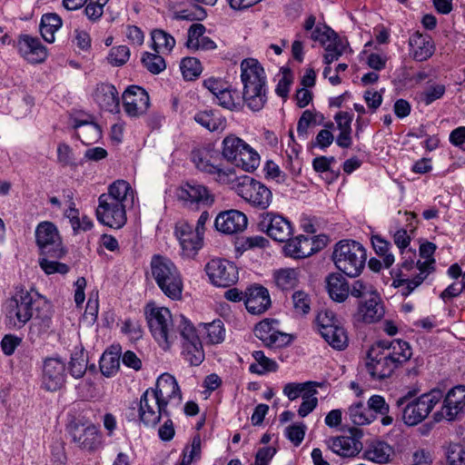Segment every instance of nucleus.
I'll list each match as a JSON object with an SVG mask.
<instances>
[{
  "mask_svg": "<svg viewBox=\"0 0 465 465\" xmlns=\"http://www.w3.org/2000/svg\"><path fill=\"white\" fill-rule=\"evenodd\" d=\"M145 316L153 337L164 350L169 349L179 339L182 328L178 319L190 322L182 314L173 317L169 309L155 306L153 303L146 305Z\"/></svg>",
  "mask_w": 465,
  "mask_h": 465,
  "instance_id": "obj_2",
  "label": "nucleus"
},
{
  "mask_svg": "<svg viewBox=\"0 0 465 465\" xmlns=\"http://www.w3.org/2000/svg\"><path fill=\"white\" fill-rule=\"evenodd\" d=\"M247 143L234 134L227 135L222 143V155L228 162L233 163L237 156L244 148H247Z\"/></svg>",
  "mask_w": 465,
  "mask_h": 465,
  "instance_id": "obj_40",
  "label": "nucleus"
},
{
  "mask_svg": "<svg viewBox=\"0 0 465 465\" xmlns=\"http://www.w3.org/2000/svg\"><path fill=\"white\" fill-rule=\"evenodd\" d=\"M178 322L182 328L179 336L182 343V354L191 365L198 366L204 360V352L196 329L191 322L178 319Z\"/></svg>",
  "mask_w": 465,
  "mask_h": 465,
  "instance_id": "obj_10",
  "label": "nucleus"
},
{
  "mask_svg": "<svg viewBox=\"0 0 465 465\" xmlns=\"http://www.w3.org/2000/svg\"><path fill=\"white\" fill-rule=\"evenodd\" d=\"M248 224L246 215L238 210H228L219 213L215 219L216 229L225 234L243 232Z\"/></svg>",
  "mask_w": 465,
  "mask_h": 465,
  "instance_id": "obj_22",
  "label": "nucleus"
},
{
  "mask_svg": "<svg viewBox=\"0 0 465 465\" xmlns=\"http://www.w3.org/2000/svg\"><path fill=\"white\" fill-rule=\"evenodd\" d=\"M94 98L98 105L108 112L119 111L120 99L116 88L110 84H101L95 88Z\"/></svg>",
  "mask_w": 465,
  "mask_h": 465,
  "instance_id": "obj_29",
  "label": "nucleus"
},
{
  "mask_svg": "<svg viewBox=\"0 0 465 465\" xmlns=\"http://www.w3.org/2000/svg\"><path fill=\"white\" fill-rule=\"evenodd\" d=\"M97 220L104 225L120 229L127 221L126 207L124 203L110 202L102 196L98 198L96 208Z\"/></svg>",
  "mask_w": 465,
  "mask_h": 465,
  "instance_id": "obj_18",
  "label": "nucleus"
},
{
  "mask_svg": "<svg viewBox=\"0 0 465 465\" xmlns=\"http://www.w3.org/2000/svg\"><path fill=\"white\" fill-rule=\"evenodd\" d=\"M73 128L75 130L77 137L85 145L95 143L102 137V130L91 115L74 117Z\"/></svg>",
  "mask_w": 465,
  "mask_h": 465,
  "instance_id": "obj_26",
  "label": "nucleus"
},
{
  "mask_svg": "<svg viewBox=\"0 0 465 465\" xmlns=\"http://www.w3.org/2000/svg\"><path fill=\"white\" fill-rule=\"evenodd\" d=\"M62 26L61 17L54 13L45 14L41 18L40 33L47 43H54V34Z\"/></svg>",
  "mask_w": 465,
  "mask_h": 465,
  "instance_id": "obj_41",
  "label": "nucleus"
},
{
  "mask_svg": "<svg viewBox=\"0 0 465 465\" xmlns=\"http://www.w3.org/2000/svg\"><path fill=\"white\" fill-rule=\"evenodd\" d=\"M242 99L250 110L261 111L267 103V86H243Z\"/></svg>",
  "mask_w": 465,
  "mask_h": 465,
  "instance_id": "obj_37",
  "label": "nucleus"
},
{
  "mask_svg": "<svg viewBox=\"0 0 465 465\" xmlns=\"http://www.w3.org/2000/svg\"><path fill=\"white\" fill-rule=\"evenodd\" d=\"M330 297L338 302H344L350 292V286L344 276L339 272L331 273L326 279Z\"/></svg>",
  "mask_w": 465,
  "mask_h": 465,
  "instance_id": "obj_38",
  "label": "nucleus"
},
{
  "mask_svg": "<svg viewBox=\"0 0 465 465\" xmlns=\"http://www.w3.org/2000/svg\"><path fill=\"white\" fill-rule=\"evenodd\" d=\"M359 305L358 313L363 322L371 323L379 322L385 313L381 299L378 294H372Z\"/></svg>",
  "mask_w": 465,
  "mask_h": 465,
  "instance_id": "obj_34",
  "label": "nucleus"
},
{
  "mask_svg": "<svg viewBox=\"0 0 465 465\" xmlns=\"http://www.w3.org/2000/svg\"><path fill=\"white\" fill-rule=\"evenodd\" d=\"M35 238L42 254L54 258H61L64 254L60 235L54 223H39L35 230Z\"/></svg>",
  "mask_w": 465,
  "mask_h": 465,
  "instance_id": "obj_12",
  "label": "nucleus"
},
{
  "mask_svg": "<svg viewBox=\"0 0 465 465\" xmlns=\"http://www.w3.org/2000/svg\"><path fill=\"white\" fill-rule=\"evenodd\" d=\"M324 116L318 112L305 110L297 124V133L304 139L307 137V131L311 125H320L323 123Z\"/></svg>",
  "mask_w": 465,
  "mask_h": 465,
  "instance_id": "obj_44",
  "label": "nucleus"
},
{
  "mask_svg": "<svg viewBox=\"0 0 465 465\" xmlns=\"http://www.w3.org/2000/svg\"><path fill=\"white\" fill-rule=\"evenodd\" d=\"M142 64L152 74H158L166 68L164 59L160 54L145 52L142 56Z\"/></svg>",
  "mask_w": 465,
  "mask_h": 465,
  "instance_id": "obj_52",
  "label": "nucleus"
},
{
  "mask_svg": "<svg viewBox=\"0 0 465 465\" xmlns=\"http://www.w3.org/2000/svg\"><path fill=\"white\" fill-rule=\"evenodd\" d=\"M206 16V10L199 5H193L192 8L183 9L174 13V18L177 20L203 21Z\"/></svg>",
  "mask_w": 465,
  "mask_h": 465,
  "instance_id": "obj_56",
  "label": "nucleus"
},
{
  "mask_svg": "<svg viewBox=\"0 0 465 465\" xmlns=\"http://www.w3.org/2000/svg\"><path fill=\"white\" fill-rule=\"evenodd\" d=\"M252 357L258 364H251L249 370L252 373L263 374L267 371H275L278 368L277 363L272 359L266 357L262 351L252 352Z\"/></svg>",
  "mask_w": 465,
  "mask_h": 465,
  "instance_id": "obj_46",
  "label": "nucleus"
},
{
  "mask_svg": "<svg viewBox=\"0 0 465 465\" xmlns=\"http://www.w3.org/2000/svg\"><path fill=\"white\" fill-rule=\"evenodd\" d=\"M233 164L246 172H252L260 164V156L255 150L247 144V148L241 152Z\"/></svg>",
  "mask_w": 465,
  "mask_h": 465,
  "instance_id": "obj_43",
  "label": "nucleus"
},
{
  "mask_svg": "<svg viewBox=\"0 0 465 465\" xmlns=\"http://www.w3.org/2000/svg\"><path fill=\"white\" fill-rule=\"evenodd\" d=\"M310 38L314 42H319L324 47L340 37L328 25H318L311 33Z\"/></svg>",
  "mask_w": 465,
  "mask_h": 465,
  "instance_id": "obj_50",
  "label": "nucleus"
},
{
  "mask_svg": "<svg viewBox=\"0 0 465 465\" xmlns=\"http://www.w3.org/2000/svg\"><path fill=\"white\" fill-rule=\"evenodd\" d=\"M207 338L213 344H217L224 340L225 330L221 320L213 321L205 326Z\"/></svg>",
  "mask_w": 465,
  "mask_h": 465,
  "instance_id": "obj_57",
  "label": "nucleus"
},
{
  "mask_svg": "<svg viewBox=\"0 0 465 465\" xmlns=\"http://www.w3.org/2000/svg\"><path fill=\"white\" fill-rule=\"evenodd\" d=\"M412 57L420 62L429 59L434 53L430 37L420 33L413 34L409 40Z\"/></svg>",
  "mask_w": 465,
  "mask_h": 465,
  "instance_id": "obj_35",
  "label": "nucleus"
},
{
  "mask_svg": "<svg viewBox=\"0 0 465 465\" xmlns=\"http://www.w3.org/2000/svg\"><path fill=\"white\" fill-rule=\"evenodd\" d=\"M107 2L108 0H89L84 8V14L88 19L93 22L99 20L104 14V6Z\"/></svg>",
  "mask_w": 465,
  "mask_h": 465,
  "instance_id": "obj_63",
  "label": "nucleus"
},
{
  "mask_svg": "<svg viewBox=\"0 0 465 465\" xmlns=\"http://www.w3.org/2000/svg\"><path fill=\"white\" fill-rule=\"evenodd\" d=\"M137 407L139 420L146 427H155L163 414L169 416L166 407L162 405L155 394L153 393V389H148L143 393Z\"/></svg>",
  "mask_w": 465,
  "mask_h": 465,
  "instance_id": "obj_13",
  "label": "nucleus"
},
{
  "mask_svg": "<svg viewBox=\"0 0 465 465\" xmlns=\"http://www.w3.org/2000/svg\"><path fill=\"white\" fill-rule=\"evenodd\" d=\"M371 243L377 255L382 257L383 264L386 268L391 267L394 263V256L389 252L390 242L382 239L381 236L375 235L371 237Z\"/></svg>",
  "mask_w": 465,
  "mask_h": 465,
  "instance_id": "obj_48",
  "label": "nucleus"
},
{
  "mask_svg": "<svg viewBox=\"0 0 465 465\" xmlns=\"http://www.w3.org/2000/svg\"><path fill=\"white\" fill-rule=\"evenodd\" d=\"M349 293L353 297L364 298L365 300L371 298L373 296L372 294H378L371 284L366 283L361 280H357L352 283L351 287H350Z\"/></svg>",
  "mask_w": 465,
  "mask_h": 465,
  "instance_id": "obj_58",
  "label": "nucleus"
},
{
  "mask_svg": "<svg viewBox=\"0 0 465 465\" xmlns=\"http://www.w3.org/2000/svg\"><path fill=\"white\" fill-rule=\"evenodd\" d=\"M465 410V386L458 385L450 389L444 397L440 411L435 413V420H454Z\"/></svg>",
  "mask_w": 465,
  "mask_h": 465,
  "instance_id": "obj_19",
  "label": "nucleus"
},
{
  "mask_svg": "<svg viewBox=\"0 0 465 465\" xmlns=\"http://www.w3.org/2000/svg\"><path fill=\"white\" fill-rule=\"evenodd\" d=\"M346 47L347 43L341 38L328 44V45L324 46V63L331 64L332 62L338 60L344 53Z\"/></svg>",
  "mask_w": 465,
  "mask_h": 465,
  "instance_id": "obj_53",
  "label": "nucleus"
},
{
  "mask_svg": "<svg viewBox=\"0 0 465 465\" xmlns=\"http://www.w3.org/2000/svg\"><path fill=\"white\" fill-rule=\"evenodd\" d=\"M379 342L382 344L386 353L390 354L389 358L393 361L397 368L407 362L412 355L411 347L405 341L397 339L391 341H381Z\"/></svg>",
  "mask_w": 465,
  "mask_h": 465,
  "instance_id": "obj_30",
  "label": "nucleus"
},
{
  "mask_svg": "<svg viewBox=\"0 0 465 465\" xmlns=\"http://www.w3.org/2000/svg\"><path fill=\"white\" fill-rule=\"evenodd\" d=\"M393 454V449L385 441L372 440L364 449L363 459L378 464H386L391 460Z\"/></svg>",
  "mask_w": 465,
  "mask_h": 465,
  "instance_id": "obj_32",
  "label": "nucleus"
},
{
  "mask_svg": "<svg viewBox=\"0 0 465 465\" xmlns=\"http://www.w3.org/2000/svg\"><path fill=\"white\" fill-rule=\"evenodd\" d=\"M191 159L199 171L212 175L219 183L229 184L235 181L233 168H224L219 153L213 149L203 147L193 150Z\"/></svg>",
  "mask_w": 465,
  "mask_h": 465,
  "instance_id": "obj_6",
  "label": "nucleus"
},
{
  "mask_svg": "<svg viewBox=\"0 0 465 465\" xmlns=\"http://www.w3.org/2000/svg\"><path fill=\"white\" fill-rule=\"evenodd\" d=\"M316 324L322 337L333 349L342 351L348 346L347 331L331 311H321L317 315Z\"/></svg>",
  "mask_w": 465,
  "mask_h": 465,
  "instance_id": "obj_8",
  "label": "nucleus"
},
{
  "mask_svg": "<svg viewBox=\"0 0 465 465\" xmlns=\"http://www.w3.org/2000/svg\"><path fill=\"white\" fill-rule=\"evenodd\" d=\"M18 50L21 55L32 64L44 62L47 57V51L37 37L28 35H20Z\"/></svg>",
  "mask_w": 465,
  "mask_h": 465,
  "instance_id": "obj_25",
  "label": "nucleus"
},
{
  "mask_svg": "<svg viewBox=\"0 0 465 465\" xmlns=\"http://www.w3.org/2000/svg\"><path fill=\"white\" fill-rule=\"evenodd\" d=\"M348 414L351 422L359 426L369 424L375 419L372 412L362 402L352 404L348 410Z\"/></svg>",
  "mask_w": 465,
  "mask_h": 465,
  "instance_id": "obj_45",
  "label": "nucleus"
},
{
  "mask_svg": "<svg viewBox=\"0 0 465 465\" xmlns=\"http://www.w3.org/2000/svg\"><path fill=\"white\" fill-rule=\"evenodd\" d=\"M176 196L186 207L192 209L212 205L214 202V195L209 189L196 182H188L181 185L177 189Z\"/></svg>",
  "mask_w": 465,
  "mask_h": 465,
  "instance_id": "obj_14",
  "label": "nucleus"
},
{
  "mask_svg": "<svg viewBox=\"0 0 465 465\" xmlns=\"http://www.w3.org/2000/svg\"><path fill=\"white\" fill-rule=\"evenodd\" d=\"M100 196L110 202L124 203L126 206L129 201L132 203H134V193L128 182L116 180L109 185L107 193H102Z\"/></svg>",
  "mask_w": 465,
  "mask_h": 465,
  "instance_id": "obj_36",
  "label": "nucleus"
},
{
  "mask_svg": "<svg viewBox=\"0 0 465 465\" xmlns=\"http://www.w3.org/2000/svg\"><path fill=\"white\" fill-rule=\"evenodd\" d=\"M130 57V50L125 45L113 47L108 55L109 63L114 66L124 64Z\"/></svg>",
  "mask_w": 465,
  "mask_h": 465,
  "instance_id": "obj_62",
  "label": "nucleus"
},
{
  "mask_svg": "<svg viewBox=\"0 0 465 465\" xmlns=\"http://www.w3.org/2000/svg\"><path fill=\"white\" fill-rule=\"evenodd\" d=\"M446 92V87L441 84H433L428 86L421 94V100L426 105L440 99Z\"/></svg>",
  "mask_w": 465,
  "mask_h": 465,
  "instance_id": "obj_60",
  "label": "nucleus"
},
{
  "mask_svg": "<svg viewBox=\"0 0 465 465\" xmlns=\"http://www.w3.org/2000/svg\"><path fill=\"white\" fill-rule=\"evenodd\" d=\"M205 271L212 283L218 287H229L238 281L237 267L225 259L211 260Z\"/></svg>",
  "mask_w": 465,
  "mask_h": 465,
  "instance_id": "obj_17",
  "label": "nucleus"
},
{
  "mask_svg": "<svg viewBox=\"0 0 465 465\" xmlns=\"http://www.w3.org/2000/svg\"><path fill=\"white\" fill-rule=\"evenodd\" d=\"M448 465H465V448L458 443H450L445 451Z\"/></svg>",
  "mask_w": 465,
  "mask_h": 465,
  "instance_id": "obj_55",
  "label": "nucleus"
},
{
  "mask_svg": "<svg viewBox=\"0 0 465 465\" xmlns=\"http://www.w3.org/2000/svg\"><path fill=\"white\" fill-rule=\"evenodd\" d=\"M329 448L336 454L350 458L356 456L362 449L361 442L352 436H338L328 440Z\"/></svg>",
  "mask_w": 465,
  "mask_h": 465,
  "instance_id": "obj_31",
  "label": "nucleus"
},
{
  "mask_svg": "<svg viewBox=\"0 0 465 465\" xmlns=\"http://www.w3.org/2000/svg\"><path fill=\"white\" fill-rule=\"evenodd\" d=\"M153 393L155 394L162 405L165 407L173 401L179 404L182 399L180 388L175 378L168 373L162 374L158 378L156 388L153 389Z\"/></svg>",
  "mask_w": 465,
  "mask_h": 465,
  "instance_id": "obj_23",
  "label": "nucleus"
},
{
  "mask_svg": "<svg viewBox=\"0 0 465 465\" xmlns=\"http://www.w3.org/2000/svg\"><path fill=\"white\" fill-rule=\"evenodd\" d=\"M259 230L266 233L273 241L285 242L293 234V225L282 214L274 212H264L259 216Z\"/></svg>",
  "mask_w": 465,
  "mask_h": 465,
  "instance_id": "obj_9",
  "label": "nucleus"
},
{
  "mask_svg": "<svg viewBox=\"0 0 465 465\" xmlns=\"http://www.w3.org/2000/svg\"><path fill=\"white\" fill-rule=\"evenodd\" d=\"M180 69L186 80H193L202 72L201 63L194 57H185L182 60Z\"/></svg>",
  "mask_w": 465,
  "mask_h": 465,
  "instance_id": "obj_54",
  "label": "nucleus"
},
{
  "mask_svg": "<svg viewBox=\"0 0 465 465\" xmlns=\"http://www.w3.org/2000/svg\"><path fill=\"white\" fill-rule=\"evenodd\" d=\"M235 193L252 207L265 211L272 202V191L262 183L244 175L236 180Z\"/></svg>",
  "mask_w": 465,
  "mask_h": 465,
  "instance_id": "obj_7",
  "label": "nucleus"
},
{
  "mask_svg": "<svg viewBox=\"0 0 465 465\" xmlns=\"http://www.w3.org/2000/svg\"><path fill=\"white\" fill-rule=\"evenodd\" d=\"M277 324L278 321L276 320L265 319L256 324L254 328V334L265 344L272 333L275 331L274 325Z\"/></svg>",
  "mask_w": 465,
  "mask_h": 465,
  "instance_id": "obj_59",
  "label": "nucleus"
},
{
  "mask_svg": "<svg viewBox=\"0 0 465 465\" xmlns=\"http://www.w3.org/2000/svg\"><path fill=\"white\" fill-rule=\"evenodd\" d=\"M245 307L252 314H262L271 306L269 291L262 285H253L245 292Z\"/></svg>",
  "mask_w": 465,
  "mask_h": 465,
  "instance_id": "obj_24",
  "label": "nucleus"
},
{
  "mask_svg": "<svg viewBox=\"0 0 465 465\" xmlns=\"http://www.w3.org/2000/svg\"><path fill=\"white\" fill-rule=\"evenodd\" d=\"M194 121L211 132L223 131L226 127V119L214 110L200 111L193 116Z\"/></svg>",
  "mask_w": 465,
  "mask_h": 465,
  "instance_id": "obj_39",
  "label": "nucleus"
},
{
  "mask_svg": "<svg viewBox=\"0 0 465 465\" xmlns=\"http://www.w3.org/2000/svg\"><path fill=\"white\" fill-rule=\"evenodd\" d=\"M411 393L397 400V406L402 407V420L405 424L414 426L421 422L432 411L434 406L443 398L440 390H432L424 393L416 400L410 401Z\"/></svg>",
  "mask_w": 465,
  "mask_h": 465,
  "instance_id": "obj_5",
  "label": "nucleus"
},
{
  "mask_svg": "<svg viewBox=\"0 0 465 465\" xmlns=\"http://www.w3.org/2000/svg\"><path fill=\"white\" fill-rule=\"evenodd\" d=\"M124 111L131 117H137L144 114L149 105L150 99L147 92L137 85L129 86L122 95Z\"/></svg>",
  "mask_w": 465,
  "mask_h": 465,
  "instance_id": "obj_21",
  "label": "nucleus"
},
{
  "mask_svg": "<svg viewBox=\"0 0 465 465\" xmlns=\"http://www.w3.org/2000/svg\"><path fill=\"white\" fill-rule=\"evenodd\" d=\"M120 367V357L117 353L105 351L100 359V371L106 377L113 376Z\"/></svg>",
  "mask_w": 465,
  "mask_h": 465,
  "instance_id": "obj_49",
  "label": "nucleus"
},
{
  "mask_svg": "<svg viewBox=\"0 0 465 465\" xmlns=\"http://www.w3.org/2000/svg\"><path fill=\"white\" fill-rule=\"evenodd\" d=\"M174 233L181 246V255L186 259L194 258L203 245V235L186 221L176 223Z\"/></svg>",
  "mask_w": 465,
  "mask_h": 465,
  "instance_id": "obj_16",
  "label": "nucleus"
},
{
  "mask_svg": "<svg viewBox=\"0 0 465 465\" xmlns=\"http://www.w3.org/2000/svg\"><path fill=\"white\" fill-rule=\"evenodd\" d=\"M241 79L243 86H259V84L267 86L264 69L258 60L254 58H246L242 61Z\"/></svg>",
  "mask_w": 465,
  "mask_h": 465,
  "instance_id": "obj_27",
  "label": "nucleus"
},
{
  "mask_svg": "<svg viewBox=\"0 0 465 465\" xmlns=\"http://www.w3.org/2000/svg\"><path fill=\"white\" fill-rule=\"evenodd\" d=\"M153 48L158 54H170L175 46L174 37L163 29H154L151 33Z\"/></svg>",
  "mask_w": 465,
  "mask_h": 465,
  "instance_id": "obj_42",
  "label": "nucleus"
},
{
  "mask_svg": "<svg viewBox=\"0 0 465 465\" xmlns=\"http://www.w3.org/2000/svg\"><path fill=\"white\" fill-rule=\"evenodd\" d=\"M332 260L339 271L349 277H356L365 266L367 252L360 242L341 240L335 244Z\"/></svg>",
  "mask_w": 465,
  "mask_h": 465,
  "instance_id": "obj_3",
  "label": "nucleus"
},
{
  "mask_svg": "<svg viewBox=\"0 0 465 465\" xmlns=\"http://www.w3.org/2000/svg\"><path fill=\"white\" fill-rule=\"evenodd\" d=\"M272 282L282 292H291L299 286L302 272L299 268L284 267L273 270Z\"/></svg>",
  "mask_w": 465,
  "mask_h": 465,
  "instance_id": "obj_28",
  "label": "nucleus"
},
{
  "mask_svg": "<svg viewBox=\"0 0 465 465\" xmlns=\"http://www.w3.org/2000/svg\"><path fill=\"white\" fill-rule=\"evenodd\" d=\"M152 275L161 291L170 299L182 296L183 280L175 264L168 258L155 255L151 261Z\"/></svg>",
  "mask_w": 465,
  "mask_h": 465,
  "instance_id": "obj_4",
  "label": "nucleus"
},
{
  "mask_svg": "<svg viewBox=\"0 0 465 465\" xmlns=\"http://www.w3.org/2000/svg\"><path fill=\"white\" fill-rule=\"evenodd\" d=\"M216 99L219 105L232 111L237 110L241 106V98L239 93L236 90L228 88L226 85L216 97Z\"/></svg>",
  "mask_w": 465,
  "mask_h": 465,
  "instance_id": "obj_47",
  "label": "nucleus"
},
{
  "mask_svg": "<svg viewBox=\"0 0 465 465\" xmlns=\"http://www.w3.org/2000/svg\"><path fill=\"white\" fill-rule=\"evenodd\" d=\"M292 304L295 312L299 314L304 315L310 312L311 299L309 295L303 291H296L292 296Z\"/></svg>",
  "mask_w": 465,
  "mask_h": 465,
  "instance_id": "obj_61",
  "label": "nucleus"
},
{
  "mask_svg": "<svg viewBox=\"0 0 465 465\" xmlns=\"http://www.w3.org/2000/svg\"><path fill=\"white\" fill-rule=\"evenodd\" d=\"M65 363L60 358H47L43 363L42 386L49 391H56L65 382Z\"/></svg>",
  "mask_w": 465,
  "mask_h": 465,
  "instance_id": "obj_20",
  "label": "nucleus"
},
{
  "mask_svg": "<svg viewBox=\"0 0 465 465\" xmlns=\"http://www.w3.org/2000/svg\"><path fill=\"white\" fill-rule=\"evenodd\" d=\"M206 31V28L202 24H193L187 32V42L186 46L189 49H193L194 46H198V42L201 40L202 37H203L204 33Z\"/></svg>",
  "mask_w": 465,
  "mask_h": 465,
  "instance_id": "obj_64",
  "label": "nucleus"
},
{
  "mask_svg": "<svg viewBox=\"0 0 465 465\" xmlns=\"http://www.w3.org/2000/svg\"><path fill=\"white\" fill-rule=\"evenodd\" d=\"M383 350L382 344H373L367 352L365 367L373 380H384L392 375L397 367Z\"/></svg>",
  "mask_w": 465,
  "mask_h": 465,
  "instance_id": "obj_11",
  "label": "nucleus"
},
{
  "mask_svg": "<svg viewBox=\"0 0 465 465\" xmlns=\"http://www.w3.org/2000/svg\"><path fill=\"white\" fill-rule=\"evenodd\" d=\"M313 242L312 238L304 235H299L287 241L283 247L286 256L294 259H302L310 256L314 252Z\"/></svg>",
  "mask_w": 465,
  "mask_h": 465,
  "instance_id": "obj_33",
  "label": "nucleus"
},
{
  "mask_svg": "<svg viewBox=\"0 0 465 465\" xmlns=\"http://www.w3.org/2000/svg\"><path fill=\"white\" fill-rule=\"evenodd\" d=\"M87 368V354L83 351H76L72 354L69 371L73 377L81 378Z\"/></svg>",
  "mask_w": 465,
  "mask_h": 465,
  "instance_id": "obj_51",
  "label": "nucleus"
},
{
  "mask_svg": "<svg viewBox=\"0 0 465 465\" xmlns=\"http://www.w3.org/2000/svg\"><path fill=\"white\" fill-rule=\"evenodd\" d=\"M68 432L72 440L84 450L94 451L102 443V436L92 423L85 424L74 420L68 425Z\"/></svg>",
  "mask_w": 465,
  "mask_h": 465,
  "instance_id": "obj_15",
  "label": "nucleus"
},
{
  "mask_svg": "<svg viewBox=\"0 0 465 465\" xmlns=\"http://www.w3.org/2000/svg\"><path fill=\"white\" fill-rule=\"evenodd\" d=\"M5 323L12 328L24 327L34 316L45 320L50 317L51 305L47 300L34 289L16 286L2 303Z\"/></svg>",
  "mask_w": 465,
  "mask_h": 465,
  "instance_id": "obj_1",
  "label": "nucleus"
}]
</instances>
